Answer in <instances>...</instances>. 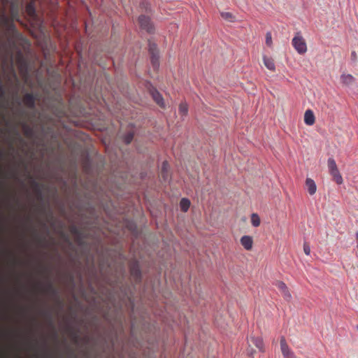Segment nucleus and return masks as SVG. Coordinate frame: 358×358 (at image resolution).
Instances as JSON below:
<instances>
[{
  "instance_id": "1",
  "label": "nucleus",
  "mask_w": 358,
  "mask_h": 358,
  "mask_svg": "<svg viewBox=\"0 0 358 358\" xmlns=\"http://www.w3.org/2000/svg\"><path fill=\"white\" fill-rule=\"evenodd\" d=\"M292 43L299 54L303 55L307 52V45L306 41L299 32L296 33L294 37L292 38Z\"/></svg>"
},
{
  "instance_id": "2",
  "label": "nucleus",
  "mask_w": 358,
  "mask_h": 358,
  "mask_svg": "<svg viewBox=\"0 0 358 358\" xmlns=\"http://www.w3.org/2000/svg\"><path fill=\"white\" fill-rule=\"evenodd\" d=\"M274 285L279 289L282 297L287 301H290L292 300V294L286 285V284L280 280H277L274 282Z\"/></svg>"
},
{
  "instance_id": "3",
  "label": "nucleus",
  "mask_w": 358,
  "mask_h": 358,
  "mask_svg": "<svg viewBox=\"0 0 358 358\" xmlns=\"http://www.w3.org/2000/svg\"><path fill=\"white\" fill-rule=\"evenodd\" d=\"M138 23L142 29L145 30L148 33L153 31L154 27L148 16L141 15L138 17Z\"/></svg>"
},
{
  "instance_id": "4",
  "label": "nucleus",
  "mask_w": 358,
  "mask_h": 358,
  "mask_svg": "<svg viewBox=\"0 0 358 358\" xmlns=\"http://www.w3.org/2000/svg\"><path fill=\"white\" fill-rule=\"evenodd\" d=\"M280 349L284 358H296L294 352L289 348L284 336L280 338Z\"/></svg>"
},
{
  "instance_id": "5",
  "label": "nucleus",
  "mask_w": 358,
  "mask_h": 358,
  "mask_svg": "<svg viewBox=\"0 0 358 358\" xmlns=\"http://www.w3.org/2000/svg\"><path fill=\"white\" fill-rule=\"evenodd\" d=\"M24 105L29 108H35L36 98L32 93H27L23 96Z\"/></svg>"
},
{
  "instance_id": "6",
  "label": "nucleus",
  "mask_w": 358,
  "mask_h": 358,
  "mask_svg": "<svg viewBox=\"0 0 358 358\" xmlns=\"http://www.w3.org/2000/svg\"><path fill=\"white\" fill-rule=\"evenodd\" d=\"M241 244L246 250H251L253 245V239L250 236L245 235L241 238Z\"/></svg>"
},
{
  "instance_id": "7",
  "label": "nucleus",
  "mask_w": 358,
  "mask_h": 358,
  "mask_svg": "<svg viewBox=\"0 0 358 358\" xmlns=\"http://www.w3.org/2000/svg\"><path fill=\"white\" fill-rule=\"evenodd\" d=\"M248 343L253 344L256 348H257L259 350V351L264 352V345L263 339L262 338L251 336L248 339Z\"/></svg>"
},
{
  "instance_id": "8",
  "label": "nucleus",
  "mask_w": 358,
  "mask_h": 358,
  "mask_svg": "<svg viewBox=\"0 0 358 358\" xmlns=\"http://www.w3.org/2000/svg\"><path fill=\"white\" fill-rule=\"evenodd\" d=\"M341 83L345 86L352 85L355 81V77L351 74L343 73L340 77Z\"/></svg>"
},
{
  "instance_id": "9",
  "label": "nucleus",
  "mask_w": 358,
  "mask_h": 358,
  "mask_svg": "<svg viewBox=\"0 0 358 358\" xmlns=\"http://www.w3.org/2000/svg\"><path fill=\"white\" fill-rule=\"evenodd\" d=\"M315 117L313 112L308 109L304 113V122L308 126H312L315 124Z\"/></svg>"
},
{
  "instance_id": "10",
  "label": "nucleus",
  "mask_w": 358,
  "mask_h": 358,
  "mask_svg": "<svg viewBox=\"0 0 358 358\" xmlns=\"http://www.w3.org/2000/svg\"><path fill=\"white\" fill-rule=\"evenodd\" d=\"M306 187L310 195H313L317 191V186L315 181L309 178L306 180Z\"/></svg>"
},
{
  "instance_id": "11",
  "label": "nucleus",
  "mask_w": 358,
  "mask_h": 358,
  "mask_svg": "<svg viewBox=\"0 0 358 358\" xmlns=\"http://www.w3.org/2000/svg\"><path fill=\"white\" fill-rule=\"evenodd\" d=\"M150 94H151L154 101L160 107H164V103L163 97L162 96V95L160 94V93L159 92H157L156 90H152L150 91Z\"/></svg>"
},
{
  "instance_id": "12",
  "label": "nucleus",
  "mask_w": 358,
  "mask_h": 358,
  "mask_svg": "<svg viewBox=\"0 0 358 358\" xmlns=\"http://www.w3.org/2000/svg\"><path fill=\"white\" fill-rule=\"evenodd\" d=\"M130 273L131 276H133L136 281L140 280L141 274L139 266L137 264L131 265Z\"/></svg>"
},
{
  "instance_id": "13",
  "label": "nucleus",
  "mask_w": 358,
  "mask_h": 358,
  "mask_svg": "<svg viewBox=\"0 0 358 358\" xmlns=\"http://www.w3.org/2000/svg\"><path fill=\"white\" fill-rule=\"evenodd\" d=\"M169 165L167 162H164L161 169V177L164 181H167L169 179Z\"/></svg>"
},
{
  "instance_id": "14",
  "label": "nucleus",
  "mask_w": 358,
  "mask_h": 358,
  "mask_svg": "<svg viewBox=\"0 0 358 358\" xmlns=\"http://www.w3.org/2000/svg\"><path fill=\"white\" fill-rule=\"evenodd\" d=\"M263 62L265 66L270 71H275V65L274 63V60L271 57H268L266 56H264Z\"/></svg>"
},
{
  "instance_id": "15",
  "label": "nucleus",
  "mask_w": 358,
  "mask_h": 358,
  "mask_svg": "<svg viewBox=\"0 0 358 358\" xmlns=\"http://www.w3.org/2000/svg\"><path fill=\"white\" fill-rule=\"evenodd\" d=\"M70 232L76 236L77 241L80 243L82 238V232L78 227L74 224H72L69 227Z\"/></svg>"
},
{
  "instance_id": "16",
  "label": "nucleus",
  "mask_w": 358,
  "mask_h": 358,
  "mask_svg": "<svg viewBox=\"0 0 358 358\" xmlns=\"http://www.w3.org/2000/svg\"><path fill=\"white\" fill-rule=\"evenodd\" d=\"M330 175L332 176L334 181H335L338 185H341L343 183V180L342 176L341 175L338 169L336 171H332L329 172Z\"/></svg>"
},
{
  "instance_id": "17",
  "label": "nucleus",
  "mask_w": 358,
  "mask_h": 358,
  "mask_svg": "<svg viewBox=\"0 0 358 358\" xmlns=\"http://www.w3.org/2000/svg\"><path fill=\"white\" fill-rule=\"evenodd\" d=\"M22 129L24 131V134L27 137L31 138L34 135L33 129L29 127L27 123L24 122L22 124Z\"/></svg>"
},
{
  "instance_id": "18",
  "label": "nucleus",
  "mask_w": 358,
  "mask_h": 358,
  "mask_svg": "<svg viewBox=\"0 0 358 358\" xmlns=\"http://www.w3.org/2000/svg\"><path fill=\"white\" fill-rule=\"evenodd\" d=\"M43 291L51 295H57V290L51 282H48Z\"/></svg>"
},
{
  "instance_id": "19",
  "label": "nucleus",
  "mask_w": 358,
  "mask_h": 358,
  "mask_svg": "<svg viewBox=\"0 0 358 358\" xmlns=\"http://www.w3.org/2000/svg\"><path fill=\"white\" fill-rule=\"evenodd\" d=\"M190 201L189 199L183 198L180 202V206L183 212H187L189 208Z\"/></svg>"
},
{
  "instance_id": "20",
  "label": "nucleus",
  "mask_w": 358,
  "mask_h": 358,
  "mask_svg": "<svg viewBox=\"0 0 358 358\" xmlns=\"http://www.w3.org/2000/svg\"><path fill=\"white\" fill-rule=\"evenodd\" d=\"M159 54L156 53V54L150 55L151 63L155 69H157L159 66Z\"/></svg>"
},
{
  "instance_id": "21",
  "label": "nucleus",
  "mask_w": 358,
  "mask_h": 358,
  "mask_svg": "<svg viewBox=\"0 0 358 358\" xmlns=\"http://www.w3.org/2000/svg\"><path fill=\"white\" fill-rule=\"evenodd\" d=\"M33 188L34 189L35 192H36L38 198H42V193H41V185L38 182H36L35 180H32L31 182Z\"/></svg>"
},
{
  "instance_id": "22",
  "label": "nucleus",
  "mask_w": 358,
  "mask_h": 358,
  "mask_svg": "<svg viewBox=\"0 0 358 358\" xmlns=\"http://www.w3.org/2000/svg\"><path fill=\"white\" fill-rule=\"evenodd\" d=\"M327 166L329 172L336 171V169H338L336 161L332 157L328 159Z\"/></svg>"
},
{
  "instance_id": "23",
  "label": "nucleus",
  "mask_w": 358,
  "mask_h": 358,
  "mask_svg": "<svg viewBox=\"0 0 358 358\" xmlns=\"http://www.w3.org/2000/svg\"><path fill=\"white\" fill-rule=\"evenodd\" d=\"M260 218L257 213H252L251 215V224L253 227H257L260 225Z\"/></svg>"
},
{
  "instance_id": "24",
  "label": "nucleus",
  "mask_w": 358,
  "mask_h": 358,
  "mask_svg": "<svg viewBox=\"0 0 358 358\" xmlns=\"http://www.w3.org/2000/svg\"><path fill=\"white\" fill-rule=\"evenodd\" d=\"M187 112H188V107H187V103H181L179 105V113L181 115L185 116V115H187Z\"/></svg>"
},
{
  "instance_id": "25",
  "label": "nucleus",
  "mask_w": 358,
  "mask_h": 358,
  "mask_svg": "<svg viewBox=\"0 0 358 358\" xmlns=\"http://www.w3.org/2000/svg\"><path fill=\"white\" fill-rule=\"evenodd\" d=\"M149 52L150 55L159 54L157 45L149 41Z\"/></svg>"
},
{
  "instance_id": "26",
  "label": "nucleus",
  "mask_w": 358,
  "mask_h": 358,
  "mask_svg": "<svg viewBox=\"0 0 358 358\" xmlns=\"http://www.w3.org/2000/svg\"><path fill=\"white\" fill-rule=\"evenodd\" d=\"M221 16L222 17V18H224L227 20H229L230 22H233L234 20V17L233 16V15L229 12H222L221 13Z\"/></svg>"
},
{
  "instance_id": "27",
  "label": "nucleus",
  "mask_w": 358,
  "mask_h": 358,
  "mask_svg": "<svg viewBox=\"0 0 358 358\" xmlns=\"http://www.w3.org/2000/svg\"><path fill=\"white\" fill-rule=\"evenodd\" d=\"M272 36H271V32H267L266 34V44L268 46V47H271L272 46Z\"/></svg>"
},
{
  "instance_id": "28",
  "label": "nucleus",
  "mask_w": 358,
  "mask_h": 358,
  "mask_svg": "<svg viewBox=\"0 0 358 358\" xmlns=\"http://www.w3.org/2000/svg\"><path fill=\"white\" fill-rule=\"evenodd\" d=\"M134 138V134L133 133H128L125 136H124V142L126 143V144H129L132 140Z\"/></svg>"
},
{
  "instance_id": "29",
  "label": "nucleus",
  "mask_w": 358,
  "mask_h": 358,
  "mask_svg": "<svg viewBox=\"0 0 358 358\" xmlns=\"http://www.w3.org/2000/svg\"><path fill=\"white\" fill-rule=\"evenodd\" d=\"M141 8H144L146 12H150V4L148 2L145 1H143L141 3Z\"/></svg>"
},
{
  "instance_id": "30",
  "label": "nucleus",
  "mask_w": 358,
  "mask_h": 358,
  "mask_svg": "<svg viewBox=\"0 0 358 358\" xmlns=\"http://www.w3.org/2000/svg\"><path fill=\"white\" fill-rule=\"evenodd\" d=\"M303 251H304V253L306 255H309L310 254V245L308 243L305 242L303 243Z\"/></svg>"
},
{
  "instance_id": "31",
  "label": "nucleus",
  "mask_w": 358,
  "mask_h": 358,
  "mask_svg": "<svg viewBox=\"0 0 358 358\" xmlns=\"http://www.w3.org/2000/svg\"><path fill=\"white\" fill-rule=\"evenodd\" d=\"M71 336H72L73 340L75 341V342H77L78 340V337H79L78 334L76 332H72Z\"/></svg>"
},
{
  "instance_id": "32",
  "label": "nucleus",
  "mask_w": 358,
  "mask_h": 358,
  "mask_svg": "<svg viewBox=\"0 0 358 358\" xmlns=\"http://www.w3.org/2000/svg\"><path fill=\"white\" fill-rule=\"evenodd\" d=\"M248 353L249 354V355L252 356L253 353H254V350H248Z\"/></svg>"
},
{
  "instance_id": "33",
  "label": "nucleus",
  "mask_w": 358,
  "mask_h": 358,
  "mask_svg": "<svg viewBox=\"0 0 358 358\" xmlns=\"http://www.w3.org/2000/svg\"><path fill=\"white\" fill-rule=\"evenodd\" d=\"M356 240L357 243H358V232L356 233Z\"/></svg>"
},
{
  "instance_id": "34",
  "label": "nucleus",
  "mask_w": 358,
  "mask_h": 358,
  "mask_svg": "<svg viewBox=\"0 0 358 358\" xmlns=\"http://www.w3.org/2000/svg\"><path fill=\"white\" fill-rule=\"evenodd\" d=\"M45 315H47L48 317H50V315H49V314H48V313H45Z\"/></svg>"
},
{
  "instance_id": "35",
  "label": "nucleus",
  "mask_w": 358,
  "mask_h": 358,
  "mask_svg": "<svg viewBox=\"0 0 358 358\" xmlns=\"http://www.w3.org/2000/svg\"><path fill=\"white\" fill-rule=\"evenodd\" d=\"M357 250H358V243H357Z\"/></svg>"
},
{
  "instance_id": "36",
  "label": "nucleus",
  "mask_w": 358,
  "mask_h": 358,
  "mask_svg": "<svg viewBox=\"0 0 358 358\" xmlns=\"http://www.w3.org/2000/svg\"><path fill=\"white\" fill-rule=\"evenodd\" d=\"M357 329H358V327H357Z\"/></svg>"
}]
</instances>
